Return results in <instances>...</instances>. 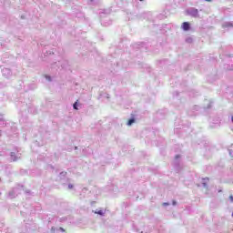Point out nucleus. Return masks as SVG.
I'll use <instances>...</instances> for the list:
<instances>
[{
    "label": "nucleus",
    "mask_w": 233,
    "mask_h": 233,
    "mask_svg": "<svg viewBox=\"0 0 233 233\" xmlns=\"http://www.w3.org/2000/svg\"><path fill=\"white\" fill-rule=\"evenodd\" d=\"M176 159H179V155H177V156H176Z\"/></svg>",
    "instance_id": "39448f33"
},
{
    "label": "nucleus",
    "mask_w": 233,
    "mask_h": 233,
    "mask_svg": "<svg viewBox=\"0 0 233 233\" xmlns=\"http://www.w3.org/2000/svg\"><path fill=\"white\" fill-rule=\"evenodd\" d=\"M229 199H230V201H233V196L232 195L229 196Z\"/></svg>",
    "instance_id": "20e7f679"
},
{
    "label": "nucleus",
    "mask_w": 233,
    "mask_h": 233,
    "mask_svg": "<svg viewBox=\"0 0 233 233\" xmlns=\"http://www.w3.org/2000/svg\"><path fill=\"white\" fill-rule=\"evenodd\" d=\"M182 28H183V30H185V32H187V30H190V23L184 22L182 24Z\"/></svg>",
    "instance_id": "f257e3e1"
},
{
    "label": "nucleus",
    "mask_w": 233,
    "mask_h": 233,
    "mask_svg": "<svg viewBox=\"0 0 233 233\" xmlns=\"http://www.w3.org/2000/svg\"><path fill=\"white\" fill-rule=\"evenodd\" d=\"M73 107L75 108V110H77V102H76V103L73 105Z\"/></svg>",
    "instance_id": "7ed1b4c3"
},
{
    "label": "nucleus",
    "mask_w": 233,
    "mask_h": 233,
    "mask_svg": "<svg viewBox=\"0 0 233 233\" xmlns=\"http://www.w3.org/2000/svg\"><path fill=\"white\" fill-rule=\"evenodd\" d=\"M98 214H101V212H98Z\"/></svg>",
    "instance_id": "6e6552de"
},
{
    "label": "nucleus",
    "mask_w": 233,
    "mask_h": 233,
    "mask_svg": "<svg viewBox=\"0 0 233 233\" xmlns=\"http://www.w3.org/2000/svg\"><path fill=\"white\" fill-rule=\"evenodd\" d=\"M134 123H136V119L131 118V119L128 120L127 126L130 127V126H131L132 124H134Z\"/></svg>",
    "instance_id": "f03ea898"
},
{
    "label": "nucleus",
    "mask_w": 233,
    "mask_h": 233,
    "mask_svg": "<svg viewBox=\"0 0 233 233\" xmlns=\"http://www.w3.org/2000/svg\"><path fill=\"white\" fill-rule=\"evenodd\" d=\"M60 230H62V232H65V229L63 228H60Z\"/></svg>",
    "instance_id": "0eeeda50"
},
{
    "label": "nucleus",
    "mask_w": 233,
    "mask_h": 233,
    "mask_svg": "<svg viewBox=\"0 0 233 233\" xmlns=\"http://www.w3.org/2000/svg\"><path fill=\"white\" fill-rule=\"evenodd\" d=\"M205 1H207L208 3H211L212 2V0H205Z\"/></svg>",
    "instance_id": "423d86ee"
}]
</instances>
